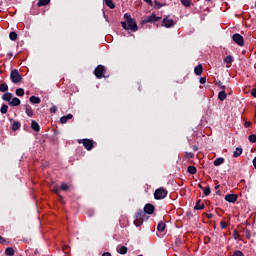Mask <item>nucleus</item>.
<instances>
[{"label":"nucleus","instance_id":"38","mask_svg":"<svg viewBox=\"0 0 256 256\" xmlns=\"http://www.w3.org/2000/svg\"><path fill=\"white\" fill-rule=\"evenodd\" d=\"M60 189L62 191H67V189H69V186L67 185V183H62L61 186H60Z\"/></svg>","mask_w":256,"mask_h":256},{"label":"nucleus","instance_id":"42","mask_svg":"<svg viewBox=\"0 0 256 256\" xmlns=\"http://www.w3.org/2000/svg\"><path fill=\"white\" fill-rule=\"evenodd\" d=\"M50 113H57V106H52L50 108Z\"/></svg>","mask_w":256,"mask_h":256},{"label":"nucleus","instance_id":"12","mask_svg":"<svg viewBox=\"0 0 256 256\" xmlns=\"http://www.w3.org/2000/svg\"><path fill=\"white\" fill-rule=\"evenodd\" d=\"M3 101H7L8 103H11V100L13 99V94L6 92L2 95Z\"/></svg>","mask_w":256,"mask_h":256},{"label":"nucleus","instance_id":"4","mask_svg":"<svg viewBox=\"0 0 256 256\" xmlns=\"http://www.w3.org/2000/svg\"><path fill=\"white\" fill-rule=\"evenodd\" d=\"M105 73H107V69L103 65H98L94 70V75L97 79H103Z\"/></svg>","mask_w":256,"mask_h":256},{"label":"nucleus","instance_id":"16","mask_svg":"<svg viewBox=\"0 0 256 256\" xmlns=\"http://www.w3.org/2000/svg\"><path fill=\"white\" fill-rule=\"evenodd\" d=\"M69 119H73V115H72V114H68V115H66V116H62V117L60 118V123L65 124V123H67V121H68Z\"/></svg>","mask_w":256,"mask_h":256},{"label":"nucleus","instance_id":"36","mask_svg":"<svg viewBox=\"0 0 256 256\" xmlns=\"http://www.w3.org/2000/svg\"><path fill=\"white\" fill-rule=\"evenodd\" d=\"M220 227H221V229H227V227H229V223L225 222V221H221Z\"/></svg>","mask_w":256,"mask_h":256},{"label":"nucleus","instance_id":"13","mask_svg":"<svg viewBox=\"0 0 256 256\" xmlns=\"http://www.w3.org/2000/svg\"><path fill=\"white\" fill-rule=\"evenodd\" d=\"M30 103H33L34 105H39V103H41V98L37 97V96H31L29 98Z\"/></svg>","mask_w":256,"mask_h":256},{"label":"nucleus","instance_id":"53","mask_svg":"<svg viewBox=\"0 0 256 256\" xmlns=\"http://www.w3.org/2000/svg\"><path fill=\"white\" fill-rule=\"evenodd\" d=\"M208 217H212V215H209Z\"/></svg>","mask_w":256,"mask_h":256},{"label":"nucleus","instance_id":"14","mask_svg":"<svg viewBox=\"0 0 256 256\" xmlns=\"http://www.w3.org/2000/svg\"><path fill=\"white\" fill-rule=\"evenodd\" d=\"M25 113L28 117H33V108L29 104L25 105Z\"/></svg>","mask_w":256,"mask_h":256},{"label":"nucleus","instance_id":"15","mask_svg":"<svg viewBox=\"0 0 256 256\" xmlns=\"http://www.w3.org/2000/svg\"><path fill=\"white\" fill-rule=\"evenodd\" d=\"M31 128L33 129V131H41V127L39 126V123H37V121L35 120H32Z\"/></svg>","mask_w":256,"mask_h":256},{"label":"nucleus","instance_id":"28","mask_svg":"<svg viewBox=\"0 0 256 256\" xmlns=\"http://www.w3.org/2000/svg\"><path fill=\"white\" fill-rule=\"evenodd\" d=\"M105 5L109 7V9H115V4L113 3V0H104Z\"/></svg>","mask_w":256,"mask_h":256},{"label":"nucleus","instance_id":"35","mask_svg":"<svg viewBox=\"0 0 256 256\" xmlns=\"http://www.w3.org/2000/svg\"><path fill=\"white\" fill-rule=\"evenodd\" d=\"M204 195H211V188L209 187H205L204 189H202Z\"/></svg>","mask_w":256,"mask_h":256},{"label":"nucleus","instance_id":"7","mask_svg":"<svg viewBox=\"0 0 256 256\" xmlns=\"http://www.w3.org/2000/svg\"><path fill=\"white\" fill-rule=\"evenodd\" d=\"M232 39L236 45H239V47H243L245 45V40L243 39V36L241 34L236 33L232 36Z\"/></svg>","mask_w":256,"mask_h":256},{"label":"nucleus","instance_id":"8","mask_svg":"<svg viewBox=\"0 0 256 256\" xmlns=\"http://www.w3.org/2000/svg\"><path fill=\"white\" fill-rule=\"evenodd\" d=\"M162 25L166 27V29H171V27L175 26V21L169 18V16H166L162 21Z\"/></svg>","mask_w":256,"mask_h":256},{"label":"nucleus","instance_id":"22","mask_svg":"<svg viewBox=\"0 0 256 256\" xmlns=\"http://www.w3.org/2000/svg\"><path fill=\"white\" fill-rule=\"evenodd\" d=\"M219 101H225L227 99V93L225 91H220L218 94Z\"/></svg>","mask_w":256,"mask_h":256},{"label":"nucleus","instance_id":"29","mask_svg":"<svg viewBox=\"0 0 256 256\" xmlns=\"http://www.w3.org/2000/svg\"><path fill=\"white\" fill-rule=\"evenodd\" d=\"M187 171L190 175H195V173H197V168L195 166H188Z\"/></svg>","mask_w":256,"mask_h":256},{"label":"nucleus","instance_id":"27","mask_svg":"<svg viewBox=\"0 0 256 256\" xmlns=\"http://www.w3.org/2000/svg\"><path fill=\"white\" fill-rule=\"evenodd\" d=\"M5 255L14 256L15 255V250L13 248H11V247H8L5 250Z\"/></svg>","mask_w":256,"mask_h":256},{"label":"nucleus","instance_id":"39","mask_svg":"<svg viewBox=\"0 0 256 256\" xmlns=\"http://www.w3.org/2000/svg\"><path fill=\"white\" fill-rule=\"evenodd\" d=\"M232 256H245V255L243 254V252H241V251H239V250H236V251L233 253Z\"/></svg>","mask_w":256,"mask_h":256},{"label":"nucleus","instance_id":"50","mask_svg":"<svg viewBox=\"0 0 256 256\" xmlns=\"http://www.w3.org/2000/svg\"><path fill=\"white\" fill-rule=\"evenodd\" d=\"M8 57H10V58L13 57V52H9Z\"/></svg>","mask_w":256,"mask_h":256},{"label":"nucleus","instance_id":"48","mask_svg":"<svg viewBox=\"0 0 256 256\" xmlns=\"http://www.w3.org/2000/svg\"><path fill=\"white\" fill-rule=\"evenodd\" d=\"M102 256H111V253H109V252H104V253L102 254Z\"/></svg>","mask_w":256,"mask_h":256},{"label":"nucleus","instance_id":"49","mask_svg":"<svg viewBox=\"0 0 256 256\" xmlns=\"http://www.w3.org/2000/svg\"><path fill=\"white\" fill-rule=\"evenodd\" d=\"M253 165H254V168L256 169V156L253 159Z\"/></svg>","mask_w":256,"mask_h":256},{"label":"nucleus","instance_id":"9","mask_svg":"<svg viewBox=\"0 0 256 256\" xmlns=\"http://www.w3.org/2000/svg\"><path fill=\"white\" fill-rule=\"evenodd\" d=\"M157 21H161V17L155 15L153 13L152 15L148 16L145 20L144 23H157Z\"/></svg>","mask_w":256,"mask_h":256},{"label":"nucleus","instance_id":"41","mask_svg":"<svg viewBox=\"0 0 256 256\" xmlns=\"http://www.w3.org/2000/svg\"><path fill=\"white\" fill-rule=\"evenodd\" d=\"M185 155L188 159H193V153L192 152H186Z\"/></svg>","mask_w":256,"mask_h":256},{"label":"nucleus","instance_id":"21","mask_svg":"<svg viewBox=\"0 0 256 256\" xmlns=\"http://www.w3.org/2000/svg\"><path fill=\"white\" fill-rule=\"evenodd\" d=\"M194 73L195 75H201V73H203V66L201 64L196 66L194 69Z\"/></svg>","mask_w":256,"mask_h":256},{"label":"nucleus","instance_id":"6","mask_svg":"<svg viewBox=\"0 0 256 256\" xmlns=\"http://www.w3.org/2000/svg\"><path fill=\"white\" fill-rule=\"evenodd\" d=\"M79 145H83V147L86 149V151H91L93 149V140L91 139H80L78 140Z\"/></svg>","mask_w":256,"mask_h":256},{"label":"nucleus","instance_id":"5","mask_svg":"<svg viewBox=\"0 0 256 256\" xmlns=\"http://www.w3.org/2000/svg\"><path fill=\"white\" fill-rule=\"evenodd\" d=\"M10 79L12 83L17 84V83H21V80L23 78L21 77V74L19 73L18 70H12L10 73Z\"/></svg>","mask_w":256,"mask_h":256},{"label":"nucleus","instance_id":"34","mask_svg":"<svg viewBox=\"0 0 256 256\" xmlns=\"http://www.w3.org/2000/svg\"><path fill=\"white\" fill-rule=\"evenodd\" d=\"M9 37L11 41H17V34L15 32H10Z\"/></svg>","mask_w":256,"mask_h":256},{"label":"nucleus","instance_id":"40","mask_svg":"<svg viewBox=\"0 0 256 256\" xmlns=\"http://www.w3.org/2000/svg\"><path fill=\"white\" fill-rule=\"evenodd\" d=\"M200 83H201V85H205V83H207V78L201 77L200 78Z\"/></svg>","mask_w":256,"mask_h":256},{"label":"nucleus","instance_id":"51","mask_svg":"<svg viewBox=\"0 0 256 256\" xmlns=\"http://www.w3.org/2000/svg\"><path fill=\"white\" fill-rule=\"evenodd\" d=\"M0 243H3V237L0 236Z\"/></svg>","mask_w":256,"mask_h":256},{"label":"nucleus","instance_id":"20","mask_svg":"<svg viewBox=\"0 0 256 256\" xmlns=\"http://www.w3.org/2000/svg\"><path fill=\"white\" fill-rule=\"evenodd\" d=\"M165 227H167V225L164 222H159L157 226V231L163 233V231H165Z\"/></svg>","mask_w":256,"mask_h":256},{"label":"nucleus","instance_id":"17","mask_svg":"<svg viewBox=\"0 0 256 256\" xmlns=\"http://www.w3.org/2000/svg\"><path fill=\"white\" fill-rule=\"evenodd\" d=\"M242 153H243V148L237 147L233 152V157H241Z\"/></svg>","mask_w":256,"mask_h":256},{"label":"nucleus","instance_id":"33","mask_svg":"<svg viewBox=\"0 0 256 256\" xmlns=\"http://www.w3.org/2000/svg\"><path fill=\"white\" fill-rule=\"evenodd\" d=\"M184 7H191V0H180Z\"/></svg>","mask_w":256,"mask_h":256},{"label":"nucleus","instance_id":"30","mask_svg":"<svg viewBox=\"0 0 256 256\" xmlns=\"http://www.w3.org/2000/svg\"><path fill=\"white\" fill-rule=\"evenodd\" d=\"M224 63H226L227 65H231V63H233V56H231V55L226 56L224 58Z\"/></svg>","mask_w":256,"mask_h":256},{"label":"nucleus","instance_id":"23","mask_svg":"<svg viewBox=\"0 0 256 256\" xmlns=\"http://www.w3.org/2000/svg\"><path fill=\"white\" fill-rule=\"evenodd\" d=\"M223 163H225V158L220 157L214 160L215 167H219V165H223Z\"/></svg>","mask_w":256,"mask_h":256},{"label":"nucleus","instance_id":"45","mask_svg":"<svg viewBox=\"0 0 256 256\" xmlns=\"http://www.w3.org/2000/svg\"><path fill=\"white\" fill-rule=\"evenodd\" d=\"M53 191L56 195H59V187L56 186Z\"/></svg>","mask_w":256,"mask_h":256},{"label":"nucleus","instance_id":"37","mask_svg":"<svg viewBox=\"0 0 256 256\" xmlns=\"http://www.w3.org/2000/svg\"><path fill=\"white\" fill-rule=\"evenodd\" d=\"M248 140L250 141V143H256V135L252 134L248 137Z\"/></svg>","mask_w":256,"mask_h":256},{"label":"nucleus","instance_id":"43","mask_svg":"<svg viewBox=\"0 0 256 256\" xmlns=\"http://www.w3.org/2000/svg\"><path fill=\"white\" fill-rule=\"evenodd\" d=\"M144 3H147V5L153 7V0H144Z\"/></svg>","mask_w":256,"mask_h":256},{"label":"nucleus","instance_id":"2","mask_svg":"<svg viewBox=\"0 0 256 256\" xmlns=\"http://www.w3.org/2000/svg\"><path fill=\"white\" fill-rule=\"evenodd\" d=\"M125 21L121 22V26L126 31H132L133 33L137 32L139 30V27L137 26V21L131 17L128 13L124 14Z\"/></svg>","mask_w":256,"mask_h":256},{"label":"nucleus","instance_id":"1","mask_svg":"<svg viewBox=\"0 0 256 256\" xmlns=\"http://www.w3.org/2000/svg\"><path fill=\"white\" fill-rule=\"evenodd\" d=\"M153 213H155V206H153V204H146L144 211L140 210L136 213L134 225L136 227H141L143 221H147V215H153Z\"/></svg>","mask_w":256,"mask_h":256},{"label":"nucleus","instance_id":"25","mask_svg":"<svg viewBox=\"0 0 256 256\" xmlns=\"http://www.w3.org/2000/svg\"><path fill=\"white\" fill-rule=\"evenodd\" d=\"M117 251H118V253H120V255H126L128 249L125 246H120L117 248Z\"/></svg>","mask_w":256,"mask_h":256},{"label":"nucleus","instance_id":"19","mask_svg":"<svg viewBox=\"0 0 256 256\" xmlns=\"http://www.w3.org/2000/svg\"><path fill=\"white\" fill-rule=\"evenodd\" d=\"M194 209L196 211H201L202 209H205V204H201V201L198 200L196 205H195V207H194Z\"/></svg>","mask_w":256,"mask_h":256},{"label":"nucleus","instance_id":"31","mask_svg":"<svg viewBox=\"0 0 256 256\" xmlns=\"http://www.w3.org/2000/svg\"><path fill=\"white\" fill-rule=\"evenodd\" d=\"M16 95L17 97H23V95H25V90L23 88H17Z\"/></svg>","mask_w":256,"mask_h":256},{"label":"nucleus","instance_id":"44","mask_svg":"<svg viewBox=\"0 0 256 256\" xmlns=\"http://www.w3.org/2000/svg\"><path fill=\"white\" fill-rule=\"evenodd\" d=\"M251 95H252V97H256V88H253L251 90Z\"/></svg>","mask_w":256,"mask_h":256},{"label":"nucleus","instance_id":"52","mask_svg":"<svg viewBox=\"0 0 256 256\" xmlns=\"http://www.w3.org/2000/svg\"><path fill=\"white\" fill-rule=\"evenodd\" d=\"M215 189H219V185H216V186H215Z\"/></svg>","mask_w":256,"mask_h":256},{"label":"nucleus","instance_id":"24","mask_svg":"<svg viewBox=\"0 0 256 256\" xmlns=\"http://www.w3.org/2000/svg\"><path fill=\"white\" fill-rule=\"evenodd\" d=\"M0 91H1V93H6V91H9V85H7V83H2L1 85H0Z\"/></svg>","mask_w":256,"mask_h":256},{"label":"nucleus","instance_id":"26","mask_svg":"<svg viewBox=\"0 0 256 256\" xmlns=\"http://www.w3.org/2000/svg\"><path fill=\"white\" fill-rule=\"evenodd\" d=\"M18 129H21V123L17 121L13 122L12 131H18Z\"/></svg>","mask_w":256,"mask_h":256},{"label":"nucleus","instance_id":"46","mask_svg":"<svg viewBox=\"0 0 256 256\" xmlns=\"http://www.w3.org/2000/svg\"><path fill=\"white\" fill-rule=\"evenodd\" d=\"M244 127H246V128L251 127V122H245V123H244Z\"/></svg>","mask_w":256,"mask_h":256},{"label":"nucleus","instance_id":"47","mask_svg":"<svg viewBox=\"0 0 256 256\" xmlns=\"http://www.w3.org/2000/svg\"><path fill=\"white\" fill-rule=\"evenodd\" d=\"M199 189H201L202 191L205 189V187H203V185H201V183L198 184Z\"/></svg>","mask_w":256,"mask_h":256},{"label":"nucleus","instance_id":"32","mask_svg":"<svg viewBox=\"0 0 256 256\" xmlns=\"http://www.w3.org/2000/svg\"><path fill=\"white\" fill-rule=\"evenodd\" d=\"M7 111H9V106H7V104H3L0 109V113H2V115H5Z\"/></svg>","mask_w":256,"mask_h":256},{"label":"nucleus","instance_id":"3","mask_svg":"<svg viewBox=\"0 0 256 256\" xmlns=\"http://www.w3.org/2000/svg\"><path fill=\"white\" fill-rule=\"evenodd\" d=\"M167 189L161 187L155 190L154 192V199H156V201H159L161 199H165V197H167Z\"/></svg>","mask_w":256,"mask_h":256},{"label":"nucleus","instance_id":"10","mask_svg":"<svg viewBox=\"0 0 256 256\" xmlns=\"http://www.w3.org/2000/svg\"><path fill=\"white\" fill-rule=\"evenodd\" d=\"M238 197L239 196L237 194H228L225 196V201H227L228 203H235Z\"/></svg>","mask_w":256,"mask_h":256},{"label":"nucleus","instance_id":"11","mask_svg":"<svg viewBox=\"0 0 256 256\" xmlns=\"http://www.w3.org/2000/svg\"><path fill=\"white\" fill-rule=\"evenodd\" d=\"M9 105H10V107H19V105H21V100L17 97H14L9 102Z\"/></svg>","mask_w":256,"mask_h":256},{"label":"nucleus","instance_id":"18","mask_svg":"<svg viewBox=\"0 0 256 256\" xmlns=\"http://www.w3.org/2000/svg\"><path fill=\"white\" fill-rule=\"evenodd\" d=\"M51 0H39L37 3V7H45V5H49Z\"/></svg>","mask_w":256,"mask_h":256}]
</instances>
